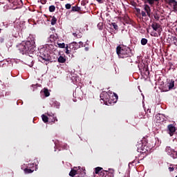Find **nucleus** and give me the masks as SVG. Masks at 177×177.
<instances>
[{"label": "nucleus", "mask_w": 177, "mask_h": 177, "mask_svg": "<svg viewBox=\"0 0 177 177\" xmlns=\"http://www.w3.org/2000/svg\"><path fill=\"white\" fill-rule=\"evenodd\" d=\"M141 16H142V17H146V16H147V15L146 14V12L142 10L141 11Z\"/></svg>", "instance_id": "nucleus-36"}, {"label": "nucleus", "mask_w": 177, "mask_h": 177, "mask_svg": "<svg viewBox=\"0 0 177 177\" xmlns=\"http://www.w3.org/2000/svg\"><path fill=\"white\" fill-rule=\"evenodd\" d=\"M176 177H177V176Z\"/></svg>", "instance_id": "nucleus-47"}, {"label": "nucleus", "mask_w": 177, "mask_h": 177, "mask_svg": "<svg viewBox=\"0 0 177 177\" xmlns=\"http://www.w3.org/2000/svg\"><path fill=\"white\" fill-rule=\"evenodd\" d=\"M98 3H103V0H96Z\"/></svg>", "instance_id": "nucleus-41"}, {"label": "nucleus", "mask_w": 177, "mask_h": 177, "mask_svg": "<svg viewBox=\"0 0 177 177\" xmlns=\"http://www.w3.org/2000/svg\"><path fill=\"white\" fill-rule=\"evenodd\" d=\"M165 86L168 88L165 91H171V89H174V88H175V81L174 80H169L165 84Z\"/></svg>", "instance_id": "nucleus-9"}, {"label": "nucleus", "mask_w": 177, "mask_h": 177, "mask_svg": "<svg viewBox=\"0 0 177 177\" xmlns=\"http://www.w3.org/2000/svg\"><path fill=\"white\" fill-rule=\"evenodd\" d=\"M77 170L72 169L69 173V176L75 177L77 176Z\"/></svg>", "instance_id": "nucleus-20"}, {"label": "nucleus", "mask_w": 177, "mask_h": 177, "mask_svg": "<svg viewBox=\"0 0 177 177\" xmlns=\"http://www.w3.org/2000/svg\"><path fill=\"white\" fill-rule=\"evenodd\" d=\"M55 104H56L57 109H59V106H60V104L57 102H55Z\"/></svg>", "instance_id": "nucleus-39"}, {"label": "nucleus", "mask_w": 177, "mask_h": 177, "mask_svg": "<svg viewBox=\"0 0 177 177\" xmlns=\"http://www.w3.org/2000/svg\"><path fill=\"white\" fill-rule=\"evenodd\" d=\"M48 10L49 12L53 13V12H55V10H56V7L55 6H50L48 8Z\"/></svg>", "instance_id": "nucleus-26"}, {"label": "nucleus", "mask_w": 177, "mask_h": 177, "mask_svg": "<svg viewBox=\"0 0 177 177\" xmlns=\"http://www.w3.org/2000/svg\"><path fill=\"white\" fill-rule=\"evenodd\" d=\"M160 0H145V3H149L151 6H153L156 2H158Z\"/></svg>", "instance_id": "nucleus-18"}, {"label": "nucleus", "mask_w": 177, "mask_h": 177, "mask_svg": "<svg viewBox=\"0 0 177 177\" xmlns=\"http://www.w3.org/2000/svg\"><path fill=\"white\" fill-rule=\"evenodd\" d=\"M176 132V127L174 124H170L167 126V133L170 136H174Z\"/></svg>", "instance_id": "nucleus-8"}, {"label": "nucleus", "mask_w": 177, "mask_h": 177, "mask_svg": "<svg viewBox=\"0 0 177 177\" xmlns=\"http://www.w3.org/2000/svg\"><path fill=\"white\" fill-rule=\"evenodd\" d=\"M100 99L105 103H109V104H111V103H115L117 102L118 95H115V93L109 94V93L104 92L100 95Z\"/></svg>", "instance_id": "nucleus-3"}, {"label": "nucleus", "mask_w": 177, "mask_h": 177, "mask_svg": "<svg viewBox=\"0 0 177 177\" xmlns=\"http://www.w3.org/2000/svg\"><path fill=\"white\" fill-rule=\"evenodd\" d=\"M56 39H57V37H56V36H55V35H51L49 37L50 42H55V41H56Z\"/></svg>", "instance_id": "nucleus-22"}, {"label": "nucleus", "mask_w": 177, "mask_h": 177, "mask_svg": "<svg viewBox=\"0 0 177 177\" xmlns=\"http://www.w3.org/2000/svg\"><path fill=\"white\" fill-rule=\"evenodd\" d=\"M153 37H158V35L156 32H155V33L153 34Z\"/></svg>", "instance_id": "nucleus-42"}, {"label": "nucleus", "mask_w": 177, "mask_h": 177, "mask_svg": "<svg viewBox=\"0 0 177 177\" xmlns=\"http://www.w3.org/2000/svg\"><path fill=\"white\" fill-rule=\"evenodd\" d=\"M116 53L120 59H125L132 56V50L129 47L119 45L116 48Z\"/></svg>", "instance_id": "nucleus-2"}, {"label": "nucleus", "mask_w": 177, "mask_h": 177, "mask_svg": "<svg viewBox=\"0 0 177 177\" xmlns=\"http://www.w3.org/2000/svg\"><path fill=\"white\" fill-rule=\"evenodd\" d=\"M111 26H112L115 30H118V25H117L115 22L111 23Z\"/></svg>", "instance_id": "nucleus-32"}, {"label": "nucleus", "mask_w": 177, "mask_h": 177, "mask_svg": "<svg viewBox=\"0 0 177 177\" xmlns=\"http://www.w3.org/2000/svg\"><path fill=\"white\" fill-rule=\"evenodd\" d=\"M156 122L158 124H161V122H164L165 121V115L161 113H158L156 115Z\"/></svg>", "instance_id": "nucleus-11"}, {"label": "nucleus", "mask_w": 177, "mask_h": 177, "mask_svg": "<svg viewBox=\"0 0 177 177\" xmlns=\"http://www.w3.org/2000/svg\"><path fill=\"white\" fill-rule=\"evenodd\" d=\"M151 27H152L153 31H156V32H158V35H161V29H160L161 25H160V24L153 21L152 22Z\"/></svg>", "instance_id": "nucleus-7"}, {"label": "nucleus", "mask_w": 177, "mask_h": 177, "mask_svg": "<svg viewBox=\"0 0 177 177\" xmlns=\"http://www.w3.org/2000/svg\"><path fill=\"white\" fill-rule=\"evenodd\" d=\"M84 49H85L86 51L89 50V48H88V47H86Z\"/></svg>", "instance_id": "nucleus-43"}, {"label": "nucleus", "mask_w": 177, "mask_h": 177, "mask_svg": "<svg viewBox=\"0 0 177 177\" xmlns=\"http://www.w3.org/2000/svg\"><path fill=\"white\" fill-rule=\"evenodd\" d=\"M24 171L25 174H32V172H34V170L28 168H26Z\"/></svg>", "instance_id": "nucleus-28"}, {"label": "nucleus", "mask_w": 177, "mask_h": 177, "mask_svg": "<svg viewBox=\"0 0 177 177\" xmlns=\"http://www.w3.org/2000/svg\"><path fill=\"white\" fill-rule=\"evenodd\" d=\"M41 92L44 93V96L46 97H48V96L50 95V93H49V90H48V88H44L43 90H41Z\"/></svg>", "instance_id": "nucleus-19"}, {"label": "nucleus", "mask_w": 177, "mask_h": 177, "mask_svg": "<svg viewBox=\"0 0 177 177\" xmlns=\"http://www.w3.org/2000/svg\"><path fill=\"white\" fill-rule=\"evenodd\" d=\"M102 171H104V170L103 169V168L100 167H97L95 169V172L96 175H98L99 177H100V173L102 172Z\"/></svg>", "instance_id": "nucleus-17"}, {"label": "nucleus", "mask_w": 177, "mask_h": 177, "mask_svg": "<svg viewBox=\"0 0 177 177\" xmlns=\"http://www.w3.org/2000/svg\"><path fill=\"white\" fill-rule=\"evenodd\" d=\"M73 46H71V44H66V46L65 47L66 51L65 53L66 55H71L72 52H74V50L73 49Z\"/></svg>", "instance_id": "nucleus-14"}, {"label": "nucleus", "mask_w": 177, "mask_h": 177, "mask_svg": "<svg viewBox=\"0 0 177 177\" xmlns=\"http://www.w3.org/2000/svg\"><path fill=\"white\" fill-rule=\"evenodd\" d=\"M39 60V62H51L50 55H49V53L45 48L40 49Z\"/></svg>", "instance_id": "nucleus-4"}, {"label": "nucleus", "mask_w": 177, "mask_h": 177, "mask_svg": "<svg viewBox=\"0 0 177 177\" xmlns=\"http://www.w3.org/2000/svg\"><path fill=\"white\" fill-rule=\"evenodd\" d=\"M144 12L147 13V16L148 17L151 18V9L150 8V6L147 4L144 5Z\"/></svg>", "instance_id": "nucleus-12"}, {"label": "nucleus", "mask_w": 177, "mask_h": 177, "mask_svg": "<svg viewBox=\"0 0 177 177\" xmlns=\"http://www.w3.org/2000/svg\"><path fill=\"white\" fill-rule=\"evenodd\" d=\"M48 115L49 116V118H48V116H46V115H41V118H42V120L46 123V122H48L49 120H50L49 121V123L50 124H55V122L57 121V117H55V115L53 114V116L48 114Z\"/></svg>", "instance_id": "nucleus-5"}, {"label": "nucleus", "mask_w": 177, "mask_h": 177, "mask_svg": "<svg viewBox=\"0 0 177 177\" xmlns=\"http://www.w3.org/2000/svg\"><path fill=\"white\" fill-rule=\"evenodd\" d=\"M171 156L174 159L177 158V151H173Z\"/></svg>", "instance_id": "nucleus-31"}, {"label": "nucleus", "mask_w": 177, "mask_h": 177, "mask_svg": "<svg viewBox=\"0 0 177 177\" xmlns=\"http://www.w3.org/2000/svg\"><path fill=\"white\" fill-rule=\"evenodd\" d=\"M35 48V40L34 39L26 41L25 43L19 44L18 49L22 55L28 53V52H34Z\"/></svg>", "instance_id": "nucleus-1"}, {"label": "nucleus", "mask_w": 177, "mask_h": 177, "mask_svg": "<svg viewBox=\"0 0 177 177\" xmlns=\"http://www.w3.org/2000/svg\"><path fill=\"white\" fill-rule=\"evenodd\" d=\"M123 20H124V23H126V24H132V23H133L132 19H131V18H129V17H128V16H124L123 17Z\"/></svg>", "instance_id": "nucleus-15"}, {"label": "nucleus", "mask_w": 177, "mask_h": 177, "mask_svg": "<svg viewBox=\"0 0 177 177\" xmlns=\"http://www.w3.org/2000/svg\"><path fill=\"white\" fill-rule=\"evenodd\" d=\"M127 61L129 63H132V59H131V57H127Z\"/></svg>", "instance_id": "nucleus-37"}, {"label": "nucleus", "mask_w": 177, "mask_h": 177, "mask_svg": "<svg viewBox=\"0 0 177 177\" xmlns=\"http://www.w3.org/2000/svg\"><path fill=\"white\" fill-rule=\"evenodd\" d=\"M71 46H72L73 48V50H77V49H80V46L78 45V43L75 41H73L72 43L69 44Z\"/></svg>", "instance_id": "nucleus-16"}, {"label": "nucleus", "mask_w": 177, "mask_h": 177, "mask_svg": "<svg viewBox=\"0 0 177 177\" xmlns=\"http://www.w3.org/2000/svg\"><path fill=\"white\" fill-rule=\"evenodd\" d=\"M171 41H172L174 45H176V43H177V38H176V37L172 36L171 37Z\"/></svg>", "instance_id": "nucleus-30"}, {"label": "nucleus", "mask_w": 177, "mask_h": 177, "mask_svg": "<svg viewBox=\"0 0 177 177\" xmlns=\"http://www.w3.org/2000/svg\"><path fill=\"white\" fill-rule=\"evenodd\" d=\"M147 42H148V40L146 38H142L141 39V44L143 46L146 45L147 44Z\"/></svg>", "instance_id": "nucleus-29"}, {"label": "nucleus", "mask_w": 177, "mask_h": 177, "mask_svg": "<svg viewBox=\"0 0 177 177\" xmlns=\"http://www.w3.org/2000/svg\"><path fill=\"white\" fill-rule=\"evenodd\" d=\"M74 37H77V33H73Z\"/></svg>", "instance_id": "nucleus-45"}, {"label": "nucleus", "mask_w": 177, "mask_h": 177, "mask_svg": "<svg viewBox=\"0 0 177 177\" xmlns=\"http://www.w3.org/2000/svg\"><path fill=\"white\" fill-rule=\"evenodd\" d=\"M81 10V8L78 6H73L71 9V12H80Z\"/></svg>", "instance_id": "nucleus-23"}, {"label": "nucleus", "mask_w": 177, "mask_h": 177, "mask_svg": "<svg viewBox=\"0 0 177 177\" xmlns=\"http://www.w3.org/2000/svg\"><path fill=\"white\" fill-rule=\"evenodd\" d=\"M79 46H80V48L81 46H84V43H82V41H80L79 43H77Z\"/></svg>", "instance_id": "nucleus-38"}, {"label": "nucleus", "mask_w": 177, "mask_h": 177, "mask_svg": "<svg viewBox=\"0 0 177 177\" xmlns=\"http://www.w3.org/2000/svg\"><path fill=\"white\" fill-rule=\"evenodd\" d=\"M77 171L76 173V176L75 177H85L86 173L84 171V168L81 169V167H78Z\"/></svg>", "instance_id": "nucleus-13"}, {"label": "nucleus", "mask_w": 177, "mask_h": 177, "mask_svg": "<svg viewBox=\"0 0 177 177\" xmlns=\"http://www.w3.org/2000/svg\"><path fill=\"white\" fill-rule=\"evenodd\" d=\"M147 147H146V145H143V142L139 143L137 145V151H138V153H146V148Z\"/></svg>", "instance_id": "nucleus-10"}, {"label": "nucleus", "mask_w": 177, "mask_h": 177, "mask_svg": "<svg viewBox=\"0 0 177 177\" xmlns=\"http://www.w3.org/2000/svg\"><path fill=\"white\" fill-rule=\"evenodd\" d=\"M97 27L99 28V30H102V29L103 28V23L100 22V23L97 24Z\"/></svg>", "instance_id": "nucleus-33"}, {"label": "nucleus", "mask_w": 177, "mask_h": 177, "mask_svg": "<svg viewBox=\"0 0 177 177\" xmlns=\"http://www.w3.org/2000/svg\"><path fill=\"white\" fill-rule=\"evenodd\" d=\"M86 2V1H88V0H84Z\"/></svg>", "instance_id": "nucleus-46"}, {"label": "nucleus", "mask_w": 177, "mask_h": 177, "mask_svg": "<svg viewBox=\"0 0 177 177\" xmlns=\"http://www.w3.org/2000/svg\"><path fill=\"white\" fill-rule=\"evenodd\" d=\"M153 16L155 20H156V21H158V20H160V15H158V13L154 12Z\"/></svg>", "instance_id": "nucleus-27"}, {"label": "nucleus", "mask_w": 177, "mask_h": 177, "mask_svg": "<svg viewBox=\"0 0 177 177\" xmlns=\"http://www.w3.org/2000/svg\"><path fill=\"white\" fill-rule=\"evenodd\" d=\"M62 149L63 150H67L68 149V145H67V144H64L62 145Z\"/></svg>", "instance_id": "nucleus-34"}, {"label": "nucleus", "mask_w": 177, "mask_h": 177, "mask_svg": "<svg viewBox=\"0 0 177 177\" xmlns=\"http://www.w3.org/2000/svg\"><path fill=\"white\" fill-rule=\"evenodd\" d=\"M92 114H95V113H96V111L95 109L93 110V112H91Z\"/></svg>", "instance_id": "nucleus-44"}, {"label": "nucleus", "mask_w": 177, "mask_h": 177, "mask_svg": "<svg viewBox=\"0 0 177 177\" xmlns=\"http://www.w3.org/2000/svg\"><path fill=\"white\" fill-rule=\"evenodd\" d=\"M174 167H169V172H174Z\"/></svg>", "instance_id": "nucleus-40"}, {"label": "nucleus", "mask_w": 177, "mask_h": 177, "mask_svg": "<svg viewBox=\"0 0 177 177\" xmlns=\"http://www.w3.org/2000/svg\"><path fill=\"white\" fill-rule=\"evenodd\" d=\"M65 8H66V9H71V4H70V3H66V5H65Z\"/></svg>", "instance_id": "nucleus-35"}, {"label": "nucleus", "mask_w": 177, "mask_h": 177, "mask_svg": "<svg viewBox=\"0 0 177 177\" xmlns=\"http://www.w3.org/2000/svg\"><path fill=\"white\" fill-rule=\"evenodd\" d=\"M57 22V19H56V17L53 16L51 19V26H55L56 23Z\"/></svg>", "instance_id": "nucleus-24"}, {"label": "nucleus", "mask_w": 177, "mask_h": 177, "mask_svg": "<svg viewBox=\"0 0 177 177\" xmlns=\"http://www.w3.org/2000/svg\"><path fill=\"white\" fill-rule=\"evenodd\" d=\"M58 62L59 63H66V57L63 56H59L58 58Z\"/></svg>", "instance_id": "nucleus-21"}, {"label": "nucleus", "mask_w": 177, "mask_h": 177, "mask_svg": "<svg viewBox=\"0 0 177 177\" xmlns=\"http://www.w3.org/2000/svg\"><path fill=\"white\" fill-rule=\"evenodd\" d=\"M138 68L140 71H144L145 75H149L150 71H149V66H147L146 64H138Z\"/></svg>", "instance_id": "nucleus-6"}, {"label": "nucleus", "mask_w": 177, "mask_h": 177, "mask_svg": "<svg viewBox=\"0 0 177 177\" xmlns=\"http://www.w3.org/2000/svg\"><path fill=\"white\" fill-rule=\"evenodd\" d=\"M57 45L58 46V48H66V44L64 43L57 42Z\"/></svg>", "instance_id": "nucleus-25"}]
</instances>
